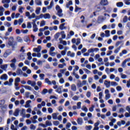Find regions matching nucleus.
<instances>
[{"instance_id": "obj_1", "label": "nucleus", "mask_w": 130, "mask_h": 130, "mask_svg": "<svg viewBox=\"0 0 130 130\" xmlns=\"http://www.w3.org/2000/svg\"><path fill=\"white\" fill-rule=\"evenodd\" d=\"M17 41H14V37H10L8 40V45L11 46L13 49H15V46H17Z\"/></svg>"}, {"instance_id": "obj_2", "label": "nucleus", "mask_w": 130, "mask_h": 130, "mask_svg": "<svg viewBox=\"0 0 130 130\" xmlns=\"http://www.w3.org/2000/svg\"><path fill=\"white\" fill-rule=\"evenodd\" d=\"M93 51H99V48H90L88 50V52L85 53L83 55L84 56H89V55L91 52H93Z\"/></svg>"}, {"instance_id": "obj_3", "label": "nucleus", "mask_w": 130, "mask_h": 130, "mask_svg": "<svg viewBox=\"0 0 130 130\" xmlns=\"http://www.w3.org/2000/svg\"><path fill=\"white\" fill-rule=\"evenodd\" d=\"M55 9L57 11V15L59 17H62V14H61L62 13V10L60 9V7L58 5H57L55 7Z\"/></svg>"}, {"instance_id": "obj_4", "label": "nucleus", "mask_w": 130, "mask_h": 130, "mask_svg": "<svg viewBox=\"0 0 130 130\" xmlns=\"http://www.w3.org/2000/svg\"><path fill=\"white\" fill-rule=\"evenodd\" d=\"M8 107V105H4V106H2V107H0V108H1V113L4 114L6 111H7V108Z\"/></svg>"}, {"instance_id": "obj_5", "label": "nucleus", "mask_w": 130, "mask_h": 130, "mask_svg": "<svg viewBox=\"0 0 130 130\" xmlns=\"http://www.w3.org/2000/svg\"><path fill=\"white\" fill-rule=\"evenodd\" d=\"M34 52H40L41 51V46H38L37 48L33 49Z\"/></svg>"}, {"instance_id": "obj_6", "label": "nucleus", "mask_w": 130, "mask_h": 130, "mask_svg": "<svg viewBox=\"0 0 130 130\" xmlns=\"http://www.w3.org/2000/svg\"><path fill=\"white\" fill-rule=\"evenodd\" d=\"M32 24L33 25L32 27L34 28V32H37L38 31V28H37V25L36 24V22H32Z\"/></svg>"}, {"instance_id": "obj_7", "label": "nucleus", "mask_w": 130, "mask_h": 130, "mask_svg": "<svg viewBox=\"0 0 130 130\" xmlns=\"http://www.w3.org/2000/svg\"><path fill=\"white\" fill-rule=\"evenodd\" d=\"M102 6H107L108 5V1L107 0H102L100 2Z\"/></svg>"}, {"instance_id": "obj_8", "label": "nucleus", "mask_w": 130, "mask_h": 130, "mask_svg": "<svg viewBox=\"0 0 130 130\" xmlns=\"http://www.w3.org/2000/svg\"><path fill=\"white\" fill-rule=\"evenodd\" d=\"M1 80H5V81H7L8 80V75L6 74H3L0 77Z\"/></svg>"}, {"instance_id": "obj_9", "label": "nucleus", "mask_w": 130, "mask_h": 130, "mask_svg": "<svg viewBox=\"0 0 130 130\" xmlns=\"http://www.w3.org/2000/svg\"><path fill=\"white\" fill-rule=\"evenodd\" d=\"M65 25L66 23H63L60 24L59 26V29H60V30H63V29H67V26H64Z\"/></svg>"}, {"instance_id": "obj_10", "label": "nucleus", "mask_w": 130, "mask_h": 130, "mask_svg": "<svg viewBox=\"0 0 130 130\" xmlns=\"http://www.w3.org/2000/svg\"><path fill=\"white\" fill-rule=\"evenodd\" d=\"M19 113H20V110L19 109H16L14 113V116H18V115H19Z\"/></svg>"}, {"instance_id": "obj_11", "label": "nucleus", "mask_w": 130, "mask_h": 130, "mask_svg": "<svg viewBox=\"0 0 130 130\" xmlns=\"http://www.w3.org/2000/svg\"><path fill=\"white\" fill-rule=\"evenodd\" d=\"M104 84L106 86V88H109V87H110V81L105 80Z\"/></svg>"}, {"instance_id": "obj_12", "label": "nucleus", "mask_w": 130, "mask_h": 130, "mask_svg": "<svg viewBox=\"0 0 130 130\" xmlns=\"http://www.w3.org/2000/svg\"><path fill=\"white\" fill-rule=\"evenodd\" d=\"M30 103H31V100H28L26 102V105L24 106L25 108H27V107H30Z\"/></svg>"}, {"instance_id": "obj_13", "label": "nucleus", "mask_w": 130, "mask_h": 130, "mask_svg": "<svg viewBox=\"0 0 130 130\" xmlns=\"http://www.w3.org/2000/svg\"><path fill=\"white\" fill-rule=\"evenodd\" d=\"M56 92H57V93H58L59 94H61V93H62V91H61V86L58 87L56 89Z\"/></svg>"}, {"instance_id": "obj_14", "label": "nucleus", "mask_w": 130, "mask_h": 130, "mask_svg": "<svg viewBox=\"0 0 130 130\" xmlns=\"http://www.w3.org/2000/svg\"><path fill=\"white\" fill-rule=\"evenodd\" d=\"M16 74L17 75H18V76H19V75L23 74V71H22L21 69L18 68L16 71Z\"/></svg>"}, {"instance_id": "obj_15", "label": "nucleus", "mask_w": 130, "mask_h": 130, "mask_svg": "<svg viewBox=\"0 0 130 130\" xmlns=\"http://www.w3.org/2000/svg\"><path fill=\"white\" fill-rule=\"evenodd\" d=\"M116 6H117V7H118V8H121V7H123V3L118 2L116 4Z\"/></svg>"}, {"instance_id": "obj_16", "label": "nucleus", "mask_w": 130, "mask_h": 130, "mask_svg": "<svg viewBox=\"0 0 130 130\" xmlns=\"http://www.w3.org/2000/svg\"><path fill=\"white\" fill-rule=\"evenodd\" d=\"M77 123L78 124H82L83 123V119L82 118H78L77 119Z\"/></svg>"}, {"instance_id": "obj_17", "label": "nucleus", "mask_w": 130, "mask_h": 130, "mask_svg": "<svg viewBox=\"0 0 130 130\" xmlns=\"http://www.w3.org/2000/svg\"><path fill=\"white\" fill-rule=\"evenodd\" d=\"M44 19H50V14L49 13H46L44 15Z\"/></svg>"}, {"instance_id": "obj_18", "label": "nucleus", "mask_w": 130, "mask_h": 130, "mask_svg": "<svg viewBox=\"0 0 130 130\" xmlns=\"http://www.w3.org/2000/svg\"><path fill=\"white\" fill-rule=\"evenodd\" d=\"M121 43H122V45H123V41H120L117 42L115 44L116 47H117V46H118V45H119V44H121Z\"/></svg>"}, {"instance_id": "obj_19", "label": "nucleus", "mask_w": 130, "mask_h": 130, "mask_svg": "<svg viewBox=\"0 0 130 130\" xmlns=\"http://www.w3.org/2000/svg\"><path fill=\"white\" fill-rule=\"evenodd\" d=\"M71 90H72V91H76L77 86H76V85L73 84L71 85Z\"/></svg>"}, {"instance_id": "obj_20", "label": "nucleus", "mask_w": 130, "mask_h": 130, "mask_svg": "<svg viewBox=\"0 0 130 130\" xmlns=\"http://www.w3.org/2000/svg\"><path fill=\"white\" fill-rule=\"evenodd\" d=\"M105 33H106V35H105L106 37H109V36H110V30H106Z\"/></svg>"}, {"instance_id": "obj_21", "label": "nucleus", "mask_w": 130, "mask_h": 130, "mask_svg": "<svg viewBox=\"0 0 130 130\" xmlns=\"http://www.w3.org/2000/svg\"><path fill=\"white\" fill-rule=\"evenodd\" d=\"M41 10V8L40 7L37 8V9L36 10V13L37 15H39V14L40 13Z\"/></svg>"}, {"instance_id": "obj_22", "label": "nucleus", "mask_w": 130, "mask_h": 130, "mask_svg": "<svg viewBox=\"0 0 130 130\" xmlns=\"http://www.w3.org/2000/svg\"><path fill=\"white\" fill-rule=\"evenodd\" d=\"M48 92V90L46 88L44 89L42 91V94L43 95H45V94H46V93Z\"/></svg>"}, {"instance_id": "obj_23", "label": "nucleus", "mask_w": 130, "mask_h": 130, "mask_svg": "<svg viewBox=\"0 0 130 130\" xmlns=\"http://www.w3.org/2000/svg\"><path fill=\"white\" fill-rule=\"evenodd\" d=\"M67 50H68V47H65V49H64V51H62L61 52V54H62V55H64L67 52Z\"/></svg>"}, {"instance_id": "obj_24", "label": "nucleus", "mask_w": 130, "mask_h": 130, "mask_svg": "<svg viewBox=\"0 0 130 130\" xmlns=\"http://www.w3.org/2000/svg\"><path fill=\"white\" fill-rule=\"evenodd\" d=\"M23 87L24 88H25V89H26V90H29V91H31V90H32V87H31L30 86L23 85Z\"/></svg>"}, {"instance_id": "obj_25", "label": "nucleus", "mask_w": 130, "mask_h": 130, "mask_svg": "<svg viewBox=\"0 0 130 130\" xmlns=\"http://www.w3.org/2000/svg\"><path fill=\"white\" fill-rule=\"evenodd\" d=\"M53 119H57V114L54 113L52 114Z\"/></svg>"}, {"instance_id": "obj_26", "label": "nucleus", "mask_w": 130, "mask_h": 130, "mask_svg": "<svg viewBox=\"0 0 130 130\" xmlns=\"http://www.w3.org/2000/svg\"><path fill=\"white\" fill-rule=\"evenodd\" d=\"M5 103H6L5 100L0 101V107H2L5 105Z\"/></svg>"}, {"instance_id": "obj_27", "label": "nucleus", "mask_w": 130, "mask_h": 130, "mask_svg": "<svg viewBox=\"0 0 130 130\" xmlns=\"http://www.w3.org/2000/svg\"><path fill=\"white\" fill-rule=\"evenodd\" d=\"M46 125H48V126H51V125H52V123H51V122L47 120L46 121Z\"/></svg>"}, {"instance_id": "obj_28", "label": "nucleus", "mask_w": 130, "mask_h": 130, "mask_svg": "<svg viewBox=\"0 0 130 130\" xmlns=\"http://www.w3.org/2000/svg\"><path fill=\"white\" fill-rule=\"evenodd\" d=\"M120 48H121V46H119L114 50V53H118V51L120 50Z\"/></svg>"}, {"instance_id": "obj_29", "label": "nucleus", "mask_w": 130, "mask_h": 130, "mask_svg": "<svg viewBox=\"0 0 130 130\" xmlns=\"http://www.w3.org/2000/svg\"><path fill=\"white\" fill-rule=\"evenodd\" d=\"M95 107V106L92 105H91V107L89 108V110L90 112H93L94 111V108Z\"/></svg>"}, {"instance_id": "obj_30", "label": "nucleus", "mask_w": 130, "mask_h": 130, "mask_svg": "<svg viewBox=\"0 0 130 130\" xmlns=\"http://www.w3.org/2000/svg\"><path fill=\"white\" fill-rule=\"evenodd\" d=\"M128 18L127 16H125L123 18V23H126L128 21Z\"/></svg>"}, {"instance_id": "obj_31", "label": "nucleus", "mask_w": 130, "mask_h": 130, "mask_svg": "<svg viewBox=\"0 0 130 130\" xmlns=\"http://www.w3.org/2000/svg\"><path fill=\"white\" fill-rule=\"evenodd\" d=\"M36 3L38 6H41L42 5V3L40 0H36Z\"/></svg>"}, {"instance_id": "obj_32", "label": "nucleus", "mask_w": 130, "mask_h": 130, "mask_svg": "<svg viewBox=\"0 0 130 130\" xmlns=\"http://www.w3.org/2000/svg\"><path fill=\"white\" fill-rule=\"evenodd\" d=\"M10 67L11 68H12V69H13V70H16V65L14 63H12L10 64Z\"/></svg>"}, {"instance_id": "obj_33", "label": "nucleus", "mask_w": 130, "mask_h": 130, "mask_svg": "<svg viewBox=\"0 0 130 130\" xmlns=\"http://www.w3.org/2000/svg\"><path fill=\"white\" fill-rule=\"evenodd\" d=\"M40 19V17H39V16H36V19L32 20V22L33 23H36V21H37V20H39Z\"/></svg>"}, {"instance_id": "obj_34", "label": "nucleus", "mask_w": 130, "mask_h": 130, "mask_svg": "<svg viewBox=\"0 0 130 130\" xmlns=\"http://www.w3.org/2000/svg\"><path fill=\"white\" fill-rule=\"evenodd\" d=\"M126 27H127V28H129V30L127 31V33H129L130 32V22H128L126 23Z\"/></svg>"}, {"instance_id": "obj_35", "label": "nucleus", "mask_w": 130, "mask_h": 130, "mask_svg": "<svg viewBox=\"0 0 130 130\" xmlns=\"http://www.w3.org/2000/svg\"><path fill=\"white\" fill-rule=\"evenodd\" d=\"M53 123L54 125H55L56 126H57L58 124H59V121H53Z\"/></svg>"}, {"instance_id": "obj_36", "label": "nucleus", "mask_w": 130, "mask_h": 130, "mask_svg": "<svg viewBox=\"0 0 130 130\" xmlns=\"http://www.w3.org/2000/svg\"><path fill=\"white\" fill-rule=\"evenodd\" d=\"M9 55H10V53L7 52L4 53L3 54V56L4 57H5V58H7V57H8Z\"/></svg>"}, {"instance_id": "obj_37", "label": "nucleus", "mask_w": 130, "mask_h": 130, "mask_svg": "<svg viewBox=\"0 0 130 130\" xmlns=\"http://www.w3.org/2000/svg\"><path fill=\"white\" fill-rule=\"evenodd\" d=\"M130 0H124V4H125L127 6L130 5Z\"/></svg>"}, {"instance_id": "obj_38", "label": "nucleus", "mask_w": 130, "mask_h": 130, "mask_svg": "<svg viewBox=\"0 0 130 130\" xmlns=\"http://www.w3.org/2000/svg\"><path fill=\"white\" fill-rule=\"evenodd\" d=\"M27 28H29V29H31V28H32V25L31 24V22H27Z\"/></svg>"}, {"instance_id": "obj_39", "label": "nucleus", "mask_w": 130, "mask_h": 130, "mask_svg": "<svg viewBox=\"0 0 130 130\" xmlns=\"http://www.w3.org/2000/svg\"><path fill=\"white\" fill-rule=\"evenodd\" d=\"M19 82H21V79L20 77H17L15 79V83H19Z\"/></svg>"}, {"instance_id": "obj_40", "label": "nucleus", "mask_w": 130, "mask_h": 130, "mask_svg": "<svg viewBox=\"0 0 130 130\" xmlns=\"http://www.w3.org/2000/svg\"><path fill=\"white\" fill-rule=\"evenodd\" d=\"M43 26H45V21L43 20L41 22L40 27H43Z\"/></svg>"}, {"instance_id": "obj_41", "label": "nucleus", "mask_w": 130, "mask_h": 130, "mask_svg": "<svg viewBox=\"0 0 130 130\" xmlns=\"http://www.w3.org/2000/svg\"><path fill=\"white\" fill-rule=\"evenodd\" d=\"M73 100L74 101H77V100H79V97L77 95H75L73 98Z\"/></svg>"}, {"instance_id": "obj_42", "label": "nucleus", "mask_w": 130, "mask_h": 130, "mask_svg": "<svg viewBox=\"0 0 130 130\" xmlns=\"http://www.w3.org/2000/svg\"><path fill=\"white\" fill-rule=\"evenodd\" d=\"M15 86L16 87V90H19V89H20V87H18V86H19V84L18 83V82H15Z\"/></svg>"}, {"instance_id": "obj_43", "label": "nucleus", "mask_w": 130, "mask_h": 130, "mask_svg": "<svg viewBox=\"0 0 130 130\" xmlns=\"http://www.w3.org/2000/svg\"><path fill=\"white\" fill-rule=\"evenodd\" d=\"M81 104H82L81 102L77 103V109H80L81 108Z\"/></svg>"}, {"instance_id": "obj_44", "label": "nucleus", "mask_w": 130, "mask_h": 130, "mask_svg": "<svg viewBox=\"0 0 130 130\" xmlns=\"http://www.w3.org/2000/svg\"><path fill=\"white\" fill-rule=\"evenodd\" d=\"M80 43H81V39L78 38L77 39V42H76V45H79V44H80Z\"/></svg>"}, {"instance_id": "obj_45", "label": "nucleus", "mask_w": 130, "mask_h": 130, "mask_svg": "<svg viewBox=\"0 0 130 130\" xmlns=\"http://www.w3.org/2000/svg\"><path fill=\"white\" fill-rule=\"evenodd\" d=\"M111 86H117L118 84H117L116 82L112 81L111 82Z\"/></svg>"}, {"instance_id": "obj_46", "label": "nucleus", "mask_w": 130, "mask_h": 130, "mask_svg": "<svg viewBox=\"0 0 130 130\" xmlns=\"http://www.w3.org/2000/svg\"><path fill=\"white\" fill-rule=\"evenodd\" d=\"M58 37H59V32H57L54 36L55 39H58Z\"/></svg>"}, {"instance_id": "obj_47", "label": "nucleus", "mask_w": 130, "mask_h": 130, "mask_svg": "<svg viewBox=\"0 0 130 130\" xmlns=\"http://www.w3.org/2000/svg\"><path fill=\"white\" fill-rule=\"evenodd\" d=\"M4 25L7 26V27H11V23L10 22H5Z\"/></svg>"}, {"instance_id": "obj_48", "label": "nucleus", "mask_w": 130, "mask_h": 130, "mask_svg": "<svg viewBox=\"0 0 130 130\" xmlns=\"http://www.w3.org/2000/svg\"><path fill=\"white\" fill-rule=\"evenodd\" d=\"M86 96L87 98H90V97H91V92L87 91L86 93Z\"/></svg>"}, {"instance_id": "obj_49", "label": "nucleus", "mask_w": 130, "mask_h": 130, "mask_svg": "<svg viewBox=\"0 0 130 130\" xmlns=\"http://www.w3.org/2000/svg\"><path fill=\"white\" fill-rule=\"evenodd\" d=\"M80 19H83L81 21V23H84V22H85V16H84V15H82L80 17Z\"/></svg>"}, {"instance_id": "obj_50", "label": "nucleus", "mask_w": 130, "mask_h": 130, "mask_svg": "<svg viewBox=\"0 0 130 130\" xmlns=\"http://www.w3.org/2000/svg\"><path fill=\"white\" fill-rule=\"evenodd\" d=\"M48 111L49 113H52V112H53V110H52V108H48Z\"/></svg>"}, {"instance_id": "obj_51", "label": "nucleus", "mask_w": 130, "mask_h": 130, "mask_svg": "<svg viewBox=\"0 0 130 130\" xmlns=\"http://www.w3.org/2000/svg\"><path fill=\"white\" fill-rule=\"evenodd\" d=\"M83 71H84L86 74H90V73H91V71L86 68L83 69Z\"/></svg>"}, {"instance_id": "obj_52", "label": "nucleus", "mask_w": 130, "mask_h": 130, "mask_svg": "<svg viewBox=\"0 0 130 130\" xmlns=\"http://www.w3.org/2000/svg\"><path fill=\"white\" fill-rule=\"evenodd\" d=\"M13 82H14V79L13 78L9 79V85L11 86L12 84L13 83Z\"/></svg>"}, {"instance_id": "obj_53", "label": "nucleus", "mask_w": 130, "mask_h": 130, "mask_svg": "<svg viewBox=\"0 0 130 130\" xmlns=\"http://www.w3.org/2000/svg\"><path fill=\"white\" fill-rule=\"evenodd\" d=\"M44 34L46 36H48V35L50 34V31H49V30H47L45 31Z\"/></svg>"}, {"instance_id": "obj_54", "label": "nucleus", "mask_w": 130, "mask_h": 130, "mask_svg": "<svg viewBox=\"0 0 130 130\" xmlns=\"http://www.w3.org/2000/svg\"><path fill=\"white\" fill-rule=\"evenodd\" d=\"M45 75L44 74H40V77L41 78V80H44V77Z\"/></svg>"}, {"instance_id": "obj_55", "label": "nucleus", "mask_w": 130, "mask_h": 130, "mask_svg": "<svg viewBox=\"0 0 130 130\" xmlns=\"http://www.w3.org/2000/svg\"><path fill=\"white\" fill-rule=\"evenodd\" d=\"M71 125H72V124H71L70 122L67 123V124L66 125L67 128H70V127H71Z\"/></svg>"}, {"instance_id": "obj_56", "label": "nucleus", "mask_w": 130, "mask_h": 130, "mask_svg": "<svg viewBox=\"0 0 130 130\" xmlns=\"http://www.w3.org/2000/svg\"><path fill=\"white\" fill-rule=\"evenodd\" d=\"M79 10H82V8H79V7H77V6H76V8H75V12H78V11H79Z\"/></svg>"}, {"instance_id": "obj_57", "label": "nucleus", "mask_w": 130, "mask_h": 130, "mask_svg": "<svg viewBox=\"0 0 130 130\" xmlns=\"http://www.w3.org/2000/svg\"><path fill=\"white\" fill-rule=\"evenodd\" d=\"M34 18H35V13H32L31 16L29 17V19H34Z\"/></svg>"}, {"instance_id": "obj_58", "label": "nucleus", "mask_w": 130, "mask_h": 130, "mask_svg": "<svg viewBox=\"0 0 130 130\" xmlns=\"http://www.w3.org/2000/svg\"><path fill=\"white\" fill-rule=\"evenodd\" d=\"M23 23V18H20L18 20V24L19 25H21Z\"/></svg>"}, {"instance_id": "obj_59", "label": "nucleus", "mask_w": 130, "mask_h": 130, "mask_svg": "<svg viewBox=\"0 0 130 130\" xmlns=\"http://www.w3.org/2000/svg\"><path fill=\"white\" fill-rule=\"evenodd\" d=\"M100 121H98L97 122L94 123V127H98V125H99Z\"/></svg>"}, {"instance_id": "obj_60", "label": "nucleus", "mask_w": 130, "mask_h": 130, "mask_svg": "<svg viewBox=\"0 0 130 130\" xmlns=\"http://www.w3.org/2000/svg\"><path fill=\"white\" fill-rule=\"evenodd\" d=\"M7 68H8V64H6L3 65L1 68L3 69V70H5V69H7Z\"/></svg>"}, {"instance_id": "obj_61", "label": "nucleus", "mask_w": 130, "mask_h": 130, "mask_svg": "<svg viewBox=\"0 0 130 130\" xmlns=\"http://www.w3.org/2000/svg\"><path fill=\"white\" fill-rule=\"evenodd\" d=\"M30 129H35V128H36V126H35L33 124H31L30 126Z\"/></svg>"}, {"instance_id": "obj_62", "label": "nucleus", "mask_w": 130, "mask_h": 130, "mask_svg": "<svg viewBox=\"0 0 130 130\" xmlns=\"http://www.w3.org/2000/svg\"><path fill=\"white\" fill-rule=\"evenodd\" d=\"M110 98V94L108 93L106 95V100H108V99H109Z\"/></svg>"}, {"instance_id": "obj_63", "label": "nucleus", "mask_w": 130, "mask_h": 130, "mask_svg": "<svg viewBox=\"0 0 130 130\" xmlns=\"http://www.w3.org/2000/svg\"><path fill=\"white\" fill-rule=\"evenodd\" d=\"M126 86H127V88H129V87H130V79L129 80V81H127Z\"/></svg>"}, {"instance_id": "obj_64", "label": "nucleus", "mask_w": 130, "mask_h": 130, "mask_svg": "<svg viewBox=\"0 0 130 130\" xmlns=\"http://www.w3.org/2000/svg\"><path fill=\"white\" fill-rule=\"evenodd\" d=\"M125 117H129V116H130V114H129V113H127V112H126V113H125Z\"/></svg>"}]
</instances>
